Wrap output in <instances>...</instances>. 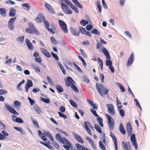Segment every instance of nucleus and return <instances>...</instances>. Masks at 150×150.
I'll use <instances>...</instances> for the list:
<instances>
[{
    "instance_id": "f257e3e1",
    "label": "nucleus",
    "mask_w": 150,
    "mask_h": 150,
    "mask_svg": "<svg viewBox=\"0 0 150 150\" xmlns=\"http://www.w3.org/2000/svg\"><path fill=\"white\" fill-rule=\"evenodd\" d=\"M97 91L100 95L102 97L105 96V95L107 94L109 90L104 86L103 84H100L97 83L96 85Z\"/></svg>"
},
{
    "instance_id": "f03ea898",
    "label": "nucleus",
    "mask_w": 150,
    "mask_h": 150,
    "mask_svg": "<svg viewBox=\"0 0 150 150\" xmlns=\"http://www.w3.org/2000/svg\"><path fill=\"white\" fill-rule=\"evenodd\" d=\"M56 138L57 140L60 141L62 144L69 146L71 145L70 143L68 140H67L66 138L64 137H62L60 134L58 133L56 134Z\"/></svg>"
},
{
    "instance_id": "7ed1b4c3",
    "label": "nucleus",
    "mask_w": 150,
    "mask_h": 150,
    "mask_svg": "<svg viewBox=\"0 0 150 150\" xmlns=\"http://www.w3.org/2000/svg\"><path fill=\"white\" fill-rule=\"evenodd\" d=\"M58 22L60 27L63 32L65 33H68V30L67 25L65 23L61 20H59Z\"/></svg>"
},
{
    "instance_id": "20e7f679",
    "label": "nucleus",
    "mask_w": 150,
    "mask_h": 150,
    "mask_svg": "<svg viewBox=\"0 0 150 150\" xmlns=\"http://www.w3.org/2000/svg\"><path fill=\"white\" fill-rule=\"evenodd\" d=\"M65 85L67 87L71 86L74 84L75 83V82L70 76H69L66 79H64Z\"/></svg>"
},
{
    "instance_id": "39448f33",
    "label": "nucleus",
    "mask_w": 150,
    "mask_h": 150,
    "mask_svg": "<svg viewBox=\"0 0 150 150\" xmlns=\"http://www.w3.org/2000/svg\"><path fill=\"white\" fill-rule=\"evenodd\" d=\"M4 105L6 107L5 108L8 111L14 115H18L19 114L16 110L13 108L11 107L9 105L6 103Z\"/></svg>"
},
{
    "instance_id": "423d86ee",
    "label": "nucleus",
    "mask_w": 150,
    "mask_h": 150,
    "mask_svg": "<svg viewBox=\"0 0 150 150\" xmlns=\"http://www.w3.org/2000/svg\"><path fill=\"white\" fill-rule=\"evenodd\" d=\"M108 108V113L111 115H114L115 112L114 109L113 105L111 104H110L107 105Z\"/></svg>"
},
{
    "instance_id": "0eeeda50",
    "label": "nucleus",
    "mask_w": 150,
    "mask_h": 150,
    "mask_svg": "<svg viewBox=\"0 0 150 150\" xmlns=\"http://www.w3.org/2000/svg\"><path fill=\"white\" fill-rule=\"evenodd\" d=\"M134 60V56L133 52H132L127 60V67L130 66L133 63Z\"/></svg>"
},
{
    "instance_id": "6e6552de",
    "label": "nucleus",
    "mask_w": 150,
    "mask_h": 150,
    "mask_svg": "<svg viewBox=\"0 0 150 150\" xmlns=\"http://www.w3.org/2000/svg\"><path fill=\"white\" fill-rule=\"evenodd\" d=\"M61 8L63 12L66 14H70L72 13L71 10L69 9L67 6H62Z\"/></svg>"
},
{
    "instance_id": "1a4fd4ad",
    "label": "nucleus",
    "mask_w": 150,
    "mask_h": 150,
    "mask_svg": "<svg viewBox=\"0 0 150 150\" xmlns=\"http://www.w3.org/2000/svg\"><path fill=\"white\" fill-rule=\"evenodd\" d=\"M130 135V139L132 143L134 145L135 149L137 150V141L135 140V135L134 134H133Z\"/></svg>"
},
{
    "instance_id": "9d476101",
    "label": "nucleus",
    "mask_w": 150,
    "mask_h": 150,
    "mask_svg": "<svg viewBox=\"0 0 150 150\" xmlns=\"http://www.w3.org/2000/svg\"><path fill=\"white\" fill-rule=\"evenodd\" d=\"M110 135L112 139L114 144L115 145V150H117L118 146L117 144V141L116 137L112 133V132H110Z\"/></svg>"
},
{
    "instance_id": "9b49d317",
    "label": "nucleus",
    "mask_w": 150,
    "mask_h": 150,
    "mask_svg": "<svg viewBox=\"0 0 150 150\" xmlns=\"http://www.w3.org/2000/svg\"><path fill=\"white\" fill-rule=\"evenodd\" d=\"M126 131L128 136L131 135L132 133V128L129 122H128L126 125Z\"/></svg>"
},
{
    "instance_id": "f8f14e48",
    "label": "nucleus",
    "mask_w": 150,
    "mask_h": 150,
    "mask_svg": "<svg viewBox=\"0 0 150 150\" xmlns=\"http://www.w3.org/2000/svg\"><path fill=\"white\" fill-rule=\"evenodd\" d=\"M40 50L41 53L46 57L49 58L51 57L50 54L46 49L43 48H41Z\"/></svg>"
},
{
    "instance_id": "ddd939ff",
    "label": "nucleus",
    "mask_w": 150,
    "mask_h": 150,
    "mask_svg": "<svg viewBox=\"0 0 150 150\" xmlns=\"http://www.w3.org/2000/svg\"><path fill=\"white\" fill-rule=\"evenodd\" d=\"M25 42L29 50H33L34 47L32 43L30 42L28 39L25 40Z\"/></svg>"
},
{
    "instance_id": "4468645a",
    "label": "nucleus",
    "mask_w": 150,
    "mask_h": 150,
    "mask_svg": "<svg viewBox=\"0 0 150 150\" xmlns=\"http://www.w3.org/2000/svg\"><path fill=\"white\" fill-rule=\"evenodd\" d=\"M45 19V17L42 15H39L37 17L35 18L36 21L38 23H40Z\"/></svg>"
},
{
    "instance_id": "2eb2a0df",
    "label": "nucleus",
    "mask_w": 150,
    "mask_h": 150,
    "mask_svg": "<svg viewBox=\"0 0 150 150\" xmlns=\"http://www.w3.org/2000/svg\"><path fill=\"white\" fill-rule=\"evenodd\" d=\"M29 26L32 29L34 30L35 32V34L37 35H40V33L37 30V28L35 27L34 25L32 23H30L29 24Z\"/></svg>"
},
{
    "instance_id": "dca6fc26",
    "label": "nucleus",
    "mask_w": 150,
    "mask_h": 150,
    "mask_svg": "<svg viewBox=\"0 0 150 150\" xmlns=\"http://www.w3.org/2000/svg\"><path fill=\"white\" fill-rule=\"evenodd\" d=\"M70 30L71 34L74 35L78 36L79 35V32L77 31L76 29L72 27L70 28Z\"/></svg>"
},
{
    "instance_id": "f3484780",
    "label": "nucleus",
    "mask_w": 150,
    "mask_h": 150,
    "mask_svg": "<svg viewBox=\"0 0 150 150\" xmlns=\"http://www.w3.org/2000/svg\"><path fill=\"white\" fill-rule=\"evenodd\" d=\"M16 9L13 8H10L8 14L9 16L11 17H14L16 15Z\"/></svg>"
},
{
    "instance_id": "a211bd4d",
    "label": "nucleus",
    "mask_w": 150,
    "mask_h": 150,
    "mask_svg": "<svg viewBox=\"0 0 150 150\" xmlns=\"http://www.w3.org/2000/svg\"><path fill=\"white\" fill-rule=\"evenodd\" d=\"M45 6L46 8L49 11L52 13H54V11L53 8L49 4L46 3H45Z\"/></svg>"
},
{
    "instance_id": "6ab92c4d",
    "label": "nucleus",
    "mask_w": 150,
    "mask_h": 150,
    "mask_svg": "<svg viewBox=\"0 0 150 150\" xmlns=\"http://www.w3.org/2000/svg\"><path fill=\"white\" fill-rule=\"evenodd\" d=\"M61 7L67 6L66 4L70 6L71 2L68 0H62Z\"/></svg>"
},
{
    "instance_id": "aec40b11",
    "label": "nucleus",
    "mask_w": 150,
    "mask_h": 150,
    "mask_svg": "<svg viewBox=\"0 0 150 150\" xmlns=\"http://www.w3.org/2000/svg\"><path fill=\"white\" fill-rule=\"evenodd\" d=\"M73 135L75 138L78 140V141L81 143H83V140L79 135L75 133H73Z\"/></svg>"
},
{
    "instance_id": "412c9836",
    "label": "nucleus",
    "mask_w": 150,
    "mask_h": 150,
    "mask_svg": "<svg viewBox=\"0 0 150 150\" xmlns=\"http://www.w3.org/2000/svg\"><path fill=\"white\" fill-rule=\"evenodd\" d=\"M34 109L38 114H40L42 112V110L37 105H34L33 106Z\"/></svg>"
},
{
    "instance_id": "4be33fe9",
    "label": "nucleus",
    "mask_w": 150,
    "mask_h": 150,
    "mask_svg": "<svg viewBox=\"0 0 150 150\" xmlns=\"http://www.w3.org/2000/svg\"><path fill=\"white\" fill-rule=\"evenodd\" d=\"M114 121L113 120H112L108 121V124L110 129L112 130L114 127Z\"/></svg>"
},
{
    "instance_id": "5701e85b",
    "label": "nucleus",
    "mask_w": 150,
    "mask_h": 150,
    "mask_svg": "<svg viewBox=\"0 0 150 150\" xmlns=\"http://www.w3.org/2000/svg\"><path fill=\"white\" fill-rule=\"evenodd\" d=\"M103 52L106 56L107 59H110V57L108 50L105 48H104L103 49Z\"/></svg>"
},
{
    "instance_id": "b1692460",
    "label": "nucleus",
    "mask_w": 150,
    "mask_h": 150,
    "mask_svg": "<svg viewBox=\"0 0 150 150\" xmlns=\"http://www.w3.org/2000/svg\"><path fill=\"white\" fill-rule=\"evenodd\" d=\"M122 144L124 150L128 149H131V146L129 143L127 144L125 142L123 141L122 142Z\"/></svg>"
},
{
    "instance_id": "393cba45",
    "label": "nucleus",
    "mask_w": 150,
    "mask_h": 150,
    "mask_svg": "<svg viewBox=\"0 0 150 150\" xmlns=\"http://www.w3.org/2000/svg\"><path fill=\"white\" fill-rule=\"evenodd\" d=\"M74 4L78 8H82L83 6L82 5L79 3L77 0H72Z\"/></svg>"
},
{
    "instance_id": "a878e982",
    "label": "nucleus",
    "mask_w": 150,
    "mask_h": 150,
    "mask_svg": "<svg viewBox=\"0 0 150 150\" xmlns=\"http://www.w3.org/2000/svg\"><path fill=\"white\" fill-rule=\"evenodd\" d=\"M119 130L122 134H126V131L124 129V126L122 123H120V125Z\"/></svg>"
},
{
    "instance_id": "bb28decb",
    "label": "nucleus",
    "mask_w": 150,
    "mask_h": 150,
    "mask_svg": "<svg viewBox=\"0 0 150 150\" xmlns=\"http://www.w3.org/2000/svg\"><path fill=\"white\" fill-rule=\"evenodd\" d=\"M21 6L23 8H26L28 11L30 9V6L29 4L27 3H23L21 4Z\"/></svg>"
},
{
    "instance_id": "cd10ccee",
    "label": "nucleus",
    "mask_w": 150,
    "mask_h": 150,
    "mask_svg": "<svg viewBox=\"0 0 150 150\" xmlns=\"http://www.w3.org/2000/svg\"><path fill=\"white\" fill-rule=\"evenodd\" d=\"M31 119L32 121L33 124L36 127L38 128H39V126L38 125V123L36 120L32 117H31Z\"/></svg>"
},
{
    "instance_id": "c85d7f7f",
    "label": "nucleus",
    "mask_w": 150,
    "mask_h": 150,
    "mask_svg": "<svg viewBox=\"0 0 150 150\" xmlns=\"http://www.w3.org/2000/svg\"><path fill=\"white\" fill-rule=\"evenodd\" d=\"M55 88L60 93H61L64 90L61 86L57 85L55 86Z\"/></svg>"
},
{
    "instance_id": "c756f323",
    "label": "nucleus",
    "mask_w": 150,
    "mask_h": 150,
    "mask_svg": "<svg viewBox=\"0 0 150 150\" xmlns=\"http://www.w3.org/2000/svg\"><path fill=\"white\" fill-rule=\"evenodd\" d=\"M98 117L96 118L97 121L98 123L100 125V126L101 127H103V120L100 117Z\"/></svg>"
},
{
    "instance_id": "7c9ffc66",
    "label": "nucleus",
    "mask_w": 150,
    "mask_h": 150,
    "mask_svg": "<svg viewBox=\"0 0 150 150\" xmlns=\"http://www.w3.org/2000/svg\"><path fill=\"white\" fill-rule=\"evenodd\" d=\"M14 128L15 129L19 131L22 134H25L24 131L23 130L22 128L21 127H14Z\"/></svg>"
},
{
    "instance_id": "2f4dec72",
    "label": "nucleus",
    "mask_w": 150,
    "mask_h": 150,
    "mask_svg": "<svg viewBox=\"0 0 150 150\" xmlns=\"http://www.w3.org/2000/svg\"><path fill=\"white\" fill-rule=\"evenodd\" d=\"M6 10L3 8H0V14L2 16L4 17L6 15Z\"/></svg>"
},
{
    "instance_id": "473e14b6",
    "label": "nucleus",
    "mask_w": 150,
    "mask_h": 150,
    "mask_svg": "<svg viewBox=\"0 0 150 150\" xmlns=\"http://www.w3.org/2000/svg\"><path fill=\"white\" fill-rule=\"evenodd\" d=\"M70 7L75 12L77 13H78L79 12V11L77 8L75 6L73 5L71 3L70 4Z\"/></svg>"
},
{
    "instance_id": "72a5a7b5",
    "label": "nucleus",
    "mask_w": 150,
    "mask_h": 150,
    "mask_svg": "<svg viewBox=\"0 0 150 150\" xmlns=\"http://www.w3.org/2000/svg\"><path fill=\"white\" fill-rule=\"evenodd\" d=\"M58 66L60 67V69L62 70V73L64 75L66 74V71L65 70L63 66L59 62H58Z\"/></svg>"
},
{
    "instance_id": "f704fd0d",
    "label": "nucleus",
    "mask_w": 150,
    "mask_h": 150,
    "mask_svg": "<svg viewBox=\"0 0 150 150\" xmlns=\"http://www.w3.org/2000/svg\"><path fill=\"white\" fill-rule=\"evenodd\" d=\"M94 127L96 130L98 132L101 133L102 130L99 125L97 124H95L94 125Z\"/></svg>"
},
{
    "instance_id": "c9c22d12",
    "label": "nucleus",
    "mask_w": 150,
    "mask_h": 150,
    "mask_svg": "<svg viewBox=\"0 0 150 150\" xmlns=\"http://www.w3.org/2000/svg\"><path fill=\"white\" fill-rule=\"evenodd\" d=\"M25 32L27 33L30 34L35 33V32L34 30L30 28H27L25 31Z\"/></svg>"
},
{
    "instance_id": "e433bc0d",
    "label": "nucleus",
    "mask_w": 150,
    "mask_h": 150,
    "mask_svg": "<svg viewBox=\"0 0 150 150\" xmlns=\"http://www.w3.org/2000/svg\"><path fill=\"white\" fill-rule=\"evenodd\" d=\"M116 83L120 88L121 92H123L125 91V88L121 83Z\"/></svg>"
},
{
    "instance_id": "4c0bfd02",
    "label": "nucleus",
    "mask_w": 150,
    "mask_h": 150,
    "mask_svg": "<svg viewBox=\"0 0 150 150\" xmlns=\"http://www.w3.org/2000/svg\"><path fill=\"white\" fill-rule=\"evenodd\" d=\"M99 145L100 148L102 150H106V148L101 141L99 142Z\"/></svg>"
},
{
    "instance_id": "58836bf2",
    "label": "nucleus",
    "mask_w": 150,
    "mask_h": 150,
    "mask_svg": "<svg viewBox=\"0 0 150 150\" xmlns=\"http://www.w3.org/2000/svg\"><path fill=\"white\" fill-rule=\"evenodd\" d=\"M25 85L30 88L32 87L33 86V83L32 81L30 79L27 80V84Z\"/></svg>"
},
{
    "instance_id": "ea45409f",
    "label": "nucleus",
    "mask_w": 150,
    "mask_h": 150,
    "mask_svg": "<svg viewBox=\"0 0 150 150\" xmlns=\"http://www.w3.org/2000/svg\"><path fill=\"white\" fill-rule=\"evenodd\" d=\"M91 33L94 34H96L98 35H100V33L96 29H94L91 31Z\"/></svg>"
},
{
    "instance_id": "a19ab883",
    "label": "nucleus",
    "mask_w": 150,
    "mask_h": 150,
    "mask_svg": "<svg viewBox=\"0 0 150 150\" xmlns=\"http://www.w3.org/2000/svg\"><path fill=\"white\" fill-rule=\"evenodd\" d=\"M32 67L35 71L37 72V73L40 72V68L38 66L34 64L32 66Z\"/></svg>"
},
{
    "instance_id": "79ce46f5",
    "label": "nucleus",
    "mask_w": 150,
    "mask_h": 150,
    "mask_svg": "<svg viewBox=\"0 0 150 150\" xmlns=\"http://www.w3.org/2000/svg\"><path fill=\"white\" fill-rule=\"evenodd\" d=\"M16 19V17L14 18H11L9 20L8 23L14 24V22H15V20Z\"/></svg>"
},
{
    "instance_id": "37998d69",
    "label": "nucleus",
    "mask_w": 150,
    "mask_h": 150,
    "mask_svg": "<svg viewBox=\"0 0 150 150\" xmlns=\"http://www.w3.org/2000/svg\"><path fill=\"white\" fill-rule=\"evenodd\" d=\"M73 63L76 70H77L79 72H80L81 73L83 72V71L80 69V68L78 66V65H77L74 62H73Z\"/></svg>"
},
{
    "instance_id": "c03bdc74",
    "label": "nucleus",
    "mask_w": 150,
    "mask_h": 150,
    "mask_svg": "<svg viewBox=\"0 0 150 150\" xmlns=\"http://www.w3.org/2000/svg\"><path fill=\"white\" fill-rule=\"evenodd\" d=\"M71 87L73 90L76 93H78L79 92L78 89L76 86L75 85V84H74Z\"/></svg>"
},
{
    "instance_id": "a18cd8bd",
    "label": "nucleus",
    "mask_w": 150,
    "mask_h": 150,
    "mask_svg": "<svg viewBox=\"0 0 150 150\" xmlns=\"http://www.w3.org/2000/svg\"><path fill=\"white\" fill-rule=\"evenodd\" d=\"M13 104L16 107H20L21 105L20 102L17 100L14 101L13 102Z\"/></svg>"
},
{
    "instance_id": "49530a36",
    "label": "nucleus",
    "mask_w": 150,
    "mask_h": 150,
    "mask_svg": "<svg viewBox=\"0 0 150 150\" xmlns=\"http://www.w3.org/2000/svg\"><path fill=\"white\" fill-rule=\"evenodd\" d=\"M50 39L51 41V42L52 44L54 45H56L57 44V42L56 41L55 38L54 37H51Z\"/></svg>"
},
{
    "instance_id": "de8ad7c7",
    "label": "nucleus",
    "mask_w": 150,
    "mask_h": 150,
    "mask_svg": "<svg viewBox=\"0 0 150 150\" xmlns=\"http://www.w3.org/2000/svg\"><path fill=\"white\" fill-rule=\"evenodd\" d=\"M24 37L23 36L18 37L17 38V40L20 43H22L23 41Z\"/></svg>"
},
{
    "instance_id": "09e8293b",
    "label": "nucleus",
    "mask_w": 150,
    "mask_h": 150,
    "mask_svg": "<svg viewBox=\"0 0 150 150\" xmlns=\"http://www.w3.org/2000/svg\"><path fill=\"white\" fill-rule=\"evenodd\" d=\"M91 124L88 121L84 122V125L85 127V129H86L89 128Z\"/></svg>"
},
{
    "instance_id": "8fccbe9b",
    "label": "nucleus",
    "mask_w": 150,
    "mask_h": 150,
    "mask_svg": "<svg viewBox=\"0 0 150 150\" xmlns=\"http://www.w3.org/2000/svg\"><path fill=\"white\" fill-rule=\"evenodd\" d=\"M69 102L71 105L75 108L77 107V105L76 103L72 100H70L69 101Z\"/></svg>"
},
{
    "instance_id": "3c124183",
    "label": "nucleus",
    "mask_w": 150,
    "mask_h": 150,
    "mask_svg": "<svg viewBox=\"0 0 150 150\" xmlns=\"http://www.w3.org/2000/svg\"><path fill=\"white\" fill-rule=\"evenodd\" d=\"M8 27L11 30L13 31L14 29V24H8Z\"/></svg>"
},
{
    "instance_id": "603ef678",
    "label": "nucleus",
    "mask_w": 150,
    "mask_h": 150,
    "mask_svg": "<svg viewBox=\"0 0 150 150\" xmlns=\"http://www.w3.org/2000/svg\"><path fill=\"white\" fill-rule=\"evenodd\" d=\"M90 111L94 116L96 117H99V116L97 114L95 110L91 108L90 109Z\"/></svg>"
},
{
    "instance_id": "864d4df0",
    "label": "nucleus",
    "mask_w": 150,
    "mask_h": 150,
    "mask_svg": "<svg viewBox=\"0 0 150 150\" xmlns=\"http://www.w3.org/2000/svg\"><path fill=\"white\" fill-rule=\"evenodd\" d=\"M5 3L6 4H11L13 5H14L15 4V2L11 0L5 1Z\"/></svg>"
},
{
    "instance_id": "5fc2aeb1",
    "label": "nucleus",
    "mask_w": 150,
    "mask_h": 150,
    "mask_svg": "<svg viewBox=\"0 0 150 150\" xmlns=\"http://www.w3.org/2000/svg\"><path fill=\"white\" fill-rule=\"evenodd\" d=\"M47 78L49 83L52 85L53 86L54 84L52 79L48 76L47 77Z\"/></svg>"
},
{
    "instance_id": "6e6d98bb",
    "label": "nucleus",
    "mask_w": 150,
    "mask_h": 150,
    "mask_svg": "<svg viewBox=\"0 0 150 150\" xmlns=\"http://www.w3.org/2000/svg\"><path fill=\"white\" fill-rule=\"evenodd\" d=\"M110 59H107L106 61V64L108 66H110L112 65V62L110 60Z\"/></svg>"
},
{
    "instance_id": "4d7b16f0",
    "label": "nucleus",
    "mask_w": 150,
    "mask_h": 150,
    "mask_svg": "<svg viewBox=\"0 0 150 150\" xmlns=\"http://www.w3.org/2000/svg\"><path fill=\"white\" fill-rule=\"evenodd\" d=\"M58 113L59 114V116L60 117H63V118H64V119H67V116L66 115L62 113H61L60 112H58Z\"/></svg>"
},
{
    "instance_id": "13d9d810",
    "label": "nucleus",
    "mask_w": 150,
    "mask_h": 150,
    "mask_svg": "<svg viewBox=\"0 0 150 150\" xmlns=\"http://www.w3.org/2000/svg\"><path fill=\"white\" fill-rule=\"evenodd\" d=\"M43 22L45 28L46 29L48 28L49 26V22L47 21H46L45 19L43 21Z\"/></svg>"
},
{
    "instance_id": "bf43d9fd",
    "label": "nucleus",
    "mask_w": 150,
    "mask_h": 150,
    "mask_svg": "<svg viewBox=\"0 0 150 150\" xmlns=\"http://www.w3.org/2000/svg\"><path fill=\"white\" fill-rule=\"evenodd\" d=\"M79 29L80 31L82 34H85L86 31L84 28H82L81 27H80L79 28Z\"/></svg>"
},
{
    "instance_id": "052dcab7",
    "label": "nucleus",
    "mask_w": 150,
    "mask_h": 150,
    "mask_svg": "<svg viewBox=\"0 0 150 150\" xmlns=\"http://www.w3.org/2000/svg\"><path fill=\"white\" fill-rule=\"evenodd\" d=\"M125 33L129 38H130L131 39H132V38L131 35L129 32L127 31H125Z\"/></svg>"
},
{
    "instance_id": "680f3d73",
    "label": "nucleus",
    "mask_w": 150,
    "mask_h": 150,
    "mask_svg": "<svg viewBox=\"0 0 150 150\" xmlns=\"http://www.w3.org/2000/svg\"><path fill=\"white\" fill-rule=\"evenodd\" d=\"M41 100L46 103H49L50 100L48 98H41Z\"/></svg>"
},
{
    "instance_id": "e2e57ef3",
    "label": "nucleus",
    "mask_w": 150,
    "mask_h": 150,
    "mask_svg": "<svg viewBox=\"0 0 150 150\" xmlns=\"http://www.w3.org/2000/svg\"><path fill=\"white\" fill-rule=\"evenodd\" d=\"M51 53L52 56L56 60H58L59 59V57L56 54H55L52 52H51Z\"/></svg>"
},
{
    "instance_id": "0e129e2a",
    "label": "nucleus",
    "mask_w": 150,
    "mask_h": 150,
    "mask_svg": "<svg viewBox=\"0 0 150 150\" xmlns=\"http://www.w3.org/2000/svg\"><path fill=\"white\" fill-rule=\"evenodd\" d=\"M134 101L136 103V104L137 107H139L140 108V109L142 110V108L141 107L140 105L139 104V103L138 101V100L136 99H134Z\"/></svg>"
},
{
    "instance_id": "69168bd1",
    "label": "nucleus",
    "mask_w": 150,
    "mask_h": 150,
    "mask_svg": "<svg viewBox=\"0 0 150 150\" xmlns=\"http://www.w3.org/2000/svg\"><path fill=\"white\" fill-rule=\"evenodd\" d=\"M97 5L98 9L99 12L100 13L101 12V7L100 4L99 3H97Z\"/></svg>"
},
{
    "instance_id": "338daca9",
    "label": "nucleus",
    "mask_w": 150,
    "mask_h": 150,
    "mask_svg": "<svg viewBox=\"0 0 150 150\" xmlns=\"http://www.w3.org/2000/svg\"><path fill=\"white\" fill-rule=\"evenodd\" d=\"M119 111L121 116L122 117H123L125 115V113L124 110L122 109H120Z\"/></svg>"
},
{
    "instance_id": "774afa93",
    "label": "nucleus",
    "mask_w": 150,
    "mask_h": 150,
    "mask_svg": "<svg viewBox=\"0 0 150 150\" xmlns=\"http://www.w3.org/2000/svg\"><path fill=\"white\" fill-rule=\"evenodd\" d=\"M83 79L84 81L86 82L87 83L89 82V80L87 78V77L85 76H83Z\"/></svg>"
}]
</instances>
